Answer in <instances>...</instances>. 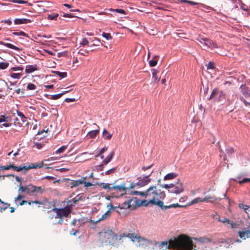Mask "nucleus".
<instances>
[{
	"mask_svg": "<svg viewBox=\"0 0 250 250\" xmlns=\"http://www.w3.org/2000/svg\"><path fill=\"white\" fill-rule=\"evenodd\" d=\"M134 194L139 195L144 197L141 204L144 206H147L149 204L157 205L159 207H163V202L161 200L166 197L164 191L156 186H151L144 191H134Z\"/></svg>",
	"mask_w": 250,
	"mask_h": 250,
	"instance_id": "obj_1",
	"label": "nucleus"
},
{
	"mask_svg": "<svg viewBox=\"0 0 250 250\" xmlns=\"http://www.w3.org/2000/svg\"><path fill=\"white\" fill-rule=\"evenodd\" d=\"M193 240V238L187 235L180 234L171 240L170 245L176 250H198L199 247Z\"/></svg>",
	"mask_w": 250,
	"mask_h": 250,
	"instance_id": "obj_2",
	"label": "nucleus"
},
{
	"mask_svg": "<svg viewBox=\"0 0 250 250\" xmlns=\"http://www.w3.org/2000/svg\"><path fill=\"white\" fill-rule=\"evenodd\" d=\"M124 238H128L132 242H134L135 240H138V246L142 248H146V247L153 245L157 246L159 244V242L157 241H152L150 239L145 238L139 235H136L135 233H124L119 236V240H121Z\"/></svg>",
	"mask_w": 250,
	"mask_h": 250,
	"instance_id": "obj_3",
	"label": "nucleus"
},
{
	"mask_svg": "<svg viewBox=\"0 0 250 250\" xmlns=\"http://www.w3.org/2000/svg\"><path fill=\"white\" fill-rule=\"evenodd\" d=\"M100 235L103 242L111 245L116 244L118 239V235L109 228L100 232Z\"/></svg>",
	"mask_w": 250,
	"mask_h": 250,
	"instance_id": "obj_4",
	"label": "nucleus"
},
{
	"mask_svg": "<svg viewBox=\"0 0 250 250\" xmlns=\"http://www.w3.org/2000/svg\"><path fill=\"white\" fill-rule=\"evenodd\" d=\"M162 187L167 189L169 193L175 194H180L184 190V185L179 179L171 184L163 185Z\"/></svg>",
	"mask_w": 250,
	"mask_h": 250,
	"instance_id": "obj_5",
	"label": "nucleus"
},
{
	"mask_svg": "<svg viewBox=\"0 0 250 250\" xmlns=\"http://www.w3.org/2000/svg\"><path fill=\"white\" fill-rule=\"evenodd\" d=\"M51 211L56 213L55 218H63V217H68L71 211V208L70 207H65L63 208H55L52 209Z\"/></svg>",
	"mask_w": 250,
	"mask_h": 250,
	"instance_id": "obj_6",
	"label": "nucleus"
},
{
	"mask_svg": "<svg viewBox=\"0 0 250 250\" xmlns=\"http://www.w3.org/2000/svg\"><path fill=\"white\" fill-rule=\"evenodd\" d=\"M17 114L19 118L16 117L14 120L15 125H18L20 127L25 126L28 125L27 118L19 110H16Z\"/></svg>",
	"mask_w": 250,
	"mask_h": 250,
	"instance_id": "obj_7",
	"label": "nucleus"
},
{
	"mask_svg": "<svg viewBox=\"0 0 250 250\" xmlns=\"http://www.w3.org/2000/svg\"><path fill=\"white\" fill-rule=\"evenodd\" d=\"M222 199L220 197H214L211 196H207L205 198H200L198 197L194 199L191 201V205L195 204L199 202H210V203H215L216 201H220Z\"/></svg>",
	"mask_w": 250,
	"mask_h": 250,
	"instance_id": "obj_8",
	"label": "nucleus"
},
{
	"mask_svg": "<svg viewBox=\"0 0 250 250\" xmlns=\"http://www.w3.org/2000/svg\"><path fill=\"white\" fill-rule=\"evenodd\" d=\"M215 98L217 101H220L225 98V94L222 90H220L218 88H215L212 91L209 100Z\"/></svg>",
	"mask_w": 250,
	"mask_h": 250,
	"instance_id": "obj_9",
	"label": "nucleus"
},
{
	"mask_svg": "<svg viewBox=\"0 0 250 250\" xmlns=\"http://www.w3.org/2000/svg\"><path fill=\"white\" fill-rule=\"evenodd\" d=\"M44 190L41 187H36L32 185L26 186L25 192L27 194H32L36 195L38 193H42Z\"/></svg>",
	"mask_w": 250,
	"mask_h": 250,
	"instance_id": "obj_10",
	"label": "nucleus"
},
{
	"mask_svg": "<svg viewBox=\"0 0 250 250\" xmlns=\"http://www.w3.org/2000/svg\"><path fill=\"white\" fill-rule=\"evenodd\" d=\"M153 172L152 171L148 175L143 177H140L137 178L138 181L136 183V186L140 187H143L148 184L151 182V179L149 178V175Z\"/></svg>",
	"mask_w": 250,
	"mask_h": 250,
	"instance_id": "obj_11",
	"label": "nucleus"
},
{
	"mask_svg": "<svg viewBox=\"0 0 250 250\" xmlns=\"http://www.w3.org/2000/svg\"><path fill=\"white\" fill-rule=\"evenodd\" d=\"M137 200V198L133 197L131 199H129L125 201L122 204L120 208H133L135 206V203H136Z\"/></svg>",
	"mask_w": 250,
	"mask_h": 250,
	"instance_id": "obj_12",
	"label": "nucleus"
},
{
	"mask_svg": "<svg viewBox=\"0 0 250 250\" xmlns=\"http://www.w3.org/2000/svg\"><path fill=\"white\" fill-rule=\"evenodd\" d=\"M111 188H112V190H116L121 192L122 195L126 193V190L128 188L125 187V183L121 184L119 186L114 185L112 186Z\"/></svg>",
	"mask_w": 250,
	"mask_h": 250,
	"instance_id": "obj_13",
	"label": "nucleus"
},
{
	"mask_svg": "<svg viewBox=\"0 0 250 250\" xmlns=\"http://www.w3.org/2000/svg\"><path fill=\"white\" fill-rule=\"evenodd\" d=\"M43 164H41L39 165H35L34 164H31L27 166H19L18 167L17 171H20L23 170H24L25 171H27L30 169L31 168H41L42 167Z\"/></svg>",
	"mask_w": 250,
	"mask_h": 250,
	"instance_id": "obj_14",
	"label": "nucleus"
},
{
	"mask_svg": "<svg viewBox=\"0 0 250 250\" xmlns=\"http://www.w3.org/2000/svg\"><path fill=\"white\" fill-rule=\"evenodd\" d=\"M171 240V239L169 240L168 242L163 241V242H161L160 243H159V244L157 246H158L160 250H162L170 249H174V247L172 246V245H170Z\"/></svg>",
	"mask_w": 250,
	"mask_h": 250,
	"instance_id": "obj_15",
	"label": "nucleus"
},
{
	"mask_svg": "<svg viewBox=\"0 0 250 250\" xmlns=\"http://www.w3.org/2000/svg\"><path fill=\"white\" fill-rule=\"evenodd\" d=\"M193 239L195 241L194 243H196V245L198 243L200 244H206L210 243L212 241V239L205 236L201 237L199 238L193 237Z\"/></svg>",
	"mask_w": 250,
	"mask_h": 250,
	"instance_id": "obj_16",
	"label": "nucleus"
},
{
	"mask_svg": "<svg viewBox=\"0 0 250 250\" xmlns=\"http://www.w3.org/2000/svg\"><path fill=\"white\" fill-rule=\"evenodd\" d=\"M202 41H204V44L202 45V47L204 49L214 46L213 42L208 38H206V40H202Z\"/></svg>",
	"mask_w": 250,
	"mask_h": 250,
	"instance_id": "obj_17",
	"label": "nucleus"
},
{
	"mask_svg": "<svg viewBox=\"0 0 250 250\" xmlns=\"http://www.w3.org/2000/svg\"><path fill=\"white\" fill-rule=\"evenodd\" d=\"M94 42L93 43L90 44L89 46V49L86 51L87 53H88L90 51H94L96 50L95 47L97 46H100V44L101 43L100 41L98 39H95L93 40Z\"/></svg>",
	"mask_w": 250,
	"mask_h": 250,
	"instance_id": "obj_18",
	"label": "nucleus"
},
{
	"mask_svg": "<svg viewBox=\"0 0 250 250\" xmlns=\"http://www.w3.org/2000/svg\"><path fill=\"white\" fill-rule=\"evenodd\" d=\"M239 236L242 239L245 240L246 238H250V229L249 230H244L238 232Z\"/></svg>",
	"mask_w": 250,
	"mask_h": 250,
	"instance_id": "obj_19",
	"label": "nucleus"
},
{
	"mask_svg": "<svg viewBox=\"0 0 250 250\" xmlns=\"http://www.w3.org/2000/svg\"><path fill=\"white\" fill-rule=\"evenodd\" d=\"M111 212L110 209L108 210L106 212L103 214L101 217L95 221L96 223L100 222L104 220L107 219L111 216Z\"/></svg>",
	"mask_w": 250,
	"mask_h": 250,
	"instance_id": "obj_20",
	"label": "nucleus"
},
{
	"mask_svg": "<svg viewBox=\"0 0 250 250\" xmlns=\"http://www.w3.org/2000/svg\"><path fill=\"white\" fill-rule=\"evenodd\" d=\"M38 70V67L36 64L27 65L26 66L25 71L26 73L29 74Z\"/></svg>",
	"mask_w": 250,
	"mask_h": 250,
	"instance_id": "obj_21",
	"label": "nucleus"
},
{
	"mask_svg": "<svg viewBox=\"0 0 250 250\" xmlns=\"http://www.w3.org/2000/svg\"><path fill=\"white\" fill-rule=\"evenodd\" d=\"M31 22V20L27 19H15L14 23L15 24H26Z\"/></svg>",
	"mask_w": 250,
	"mask_h": 250,
	"instance_id": "obj_22",
	"label": "nucleus"
},
{
	"mask_svg": "<svg viewBox=\"0 0 250 250\" xmlns=\"http://www.w3.org/2000/svg\"><path fill=\"white\" fill-rule=\"evenodd\" d=\"M94 125H95L97 127V129L91 130L88 132V135L91 138H93L95 137L99 133L100 131V127L98 125H97L96 124H94Z\"/></svg>",
	"mask_w": 250,
	"mask_h": 250,
	"instance_id": "obj_23",
	"label": "nucleus"
},
{
	"mask_svg": "<svg viewBox=\"0 0 250 250\" xmlns=\"http://www.w3.org/2000/svg\"><path fill=\"white\" fill-rule=\"evenodd\" d=\"M184 207V206L180 205L178 203L172 204L169 206H165V205H164V203H163V207H161L160 208L162 209L167 210V209L171 208H182V207Z\"/></svg>",
	"mask_w": 250,
	"mask_h": 250,
	"instance_id": "obj_24",
	"label": "nucleus"
},
{
	"mask_svg": "<svg viewBox=\"0 0 250 250\" xmlns=\"http://www.w3.org/2000/svg\"><path fill=\"white\" fill-rule=\"evenodd\" d=\"M0 44L3 45L9 48L15 50L16 51L21 50L20 48L15 46L14 45H13L12 44L9 43H6V42H3L2 41H0Z\"/></svg>",
	"mask_w": 250,
	"mask_h": 250,
	"instance_id": "obj_25",
	"label": "nucleus"
},
{
	"mask_svg": "<svg viewBox=\"0 0 250 250\" xmlns=\"http://www.w3.org/2000/svg\"><path fill=\"white\" fill-rule=\"evenodd\" d=\"M178 174L174 172H171L166 175L164 178V180H169L175 178Z\"/></svg>",
	"mask_w": 250,
	"mask_h": 250,
	"instance_id": "obj_26",
	"label": "nucleus"
},
{
	"mask_svg": "<svg viewBox=\"0 0 250 250\" xmlns=\"http://www.w3.org/2000/svg\"><path fill=\"white\" fill-rule=\"evenodd\" d=\"M84 181H81L80 179L77 180H72L70 182V186L71 188L77 187L80 185L83 184Z\"/></svg>",
	"mask_w": 250,
	"mask_h": 250,
	"instance_id": "obj_27",
	"label": "nucleus"
},
{
	"mask_svg": "<svg viewBox=\"0 0 250 250\" xmlns=\"http://www.w3.org/2000/svg\"><path fill=\"white\" fill-rule=\"evenodd\" d=\"M114 155V152H111L110 154L106 157V158L103 161V164L104 165H107L112 159Z\"/></svg>",
	"mask_w": 250,
	"mask_h": 250,
	"instance_id": "obj_28",
	"label": "nucleus"
},
{
	"mask_svg": "<svg viewBox=\"0 0 250 250\" xmlns=\"http://www.w3.org/2000/svg\"><path fill=\"white\" fill-rule=\"evenodd\" d=\"M7 87V83L3 80H0V92L4 91Z\"/></svg>",
	"mask_w": 250,
	"mask_h": 250,
	"instance_id": "obj_29",
	"label": "nucleus"
},
{
	"mask_svg": "<svg viewBox=\"0 0 250 250\" xmlns=\"http://www.w3.org/2000/svg\"><path fill=\"white\" fill-rule=\"evenodd\" d=\"M112 134H110L106 129H104L103 132V136L105 140H110L112 137Z\"/></svg>",
	"mask_w": 250,
	"mask_h": 250,
	"instance_id": "obj_30",
	"label": "nucleus"
},
{
	"mask_svg": "<svg viewBox=\"0 0 250 250\" xmlns=\"http://www.w3.org/2000/svg\"><path fill=\"white\" fill-rule=\"evenodd\" d=\"M23 75L22 72L20 73H11L10 76L13 79H19Z\"/></svg>",
	"mask_w": 250,
	"mask_h": 250,
	"instance_id": "obj_31",
	"label": "nucleus"
},
{
	"mask_svg": "<svg viewBox=\"0 0 250 250\" xmlns=\"http://www.w3.org/2000/svg\"><path fill=\"white\" fill-rule=\"evenodd\" d=\"M158 73V71L154 69H152V78L154 79V82L156 83H158L160 80V78H158L157 76Z\"/></svg>",
	"mask_w": 250,
	"mask_h": 250,
	"instance_id": "obj_32",
	"label": "nucleus"
},
{
	"mask_svg": "<svg viewBox=\"0 0 250 250\" xmlns=\"http://www.w3.org/2000/svg\"><path fill=\"white\" fill-rule=\"evenodd\" d=\"M59 14L58 13H51L47 15V19L49 20H56Z\"/></svg>",
	"mask_w": 250,
	"mask_h": 250,
	"instance_id": "obj_33",
	"label": "nucleus"
},
{
	"mask_svg": "<svg viewBox=\"0 0 250 250\" xmlns=\"http://www.w3.org/2000/svg\"><path fill=\"white\" fill-rule=\"evenodd\" d=\"M100 186L104 189H107L109 191L112 190V187L108 183H101Z\"/></svg>",
	"mask_w": 250,
	"mask_h": 250,
	"instance_id": "obj_34",
	"label": "nucleus"
},
{
	"mask_svg": "<svg viewBox=\"0 0 250 250\" xmlns=\"http://www.w3.org/2000/svg\"><path fill=\"white\" fill-rule=\"evenodd\" d=\"M70 90H67L64 91L62 93H59L57 94L52 95L51 99L52 100H57L59 98H60L64 94L69 92Z\"/></svg>",
	"mask_w": 250,
	"mask_h": 250,
	"instance_id": "obj_35",
	"label": "nucleus"
},
{
	"mask_svg": "<svg viewBox=\"0 0 250 250\" xmlns=\"http://www.w3.org/2000/svg\"><path fill=\"white\" fill-rule=\"evenodd\" d=\"M9 63L8 62H0V69L4 70L8 67Z\"/></svg>",
	"mask_w": 250,
	"mask_h": 250,
	"instance_id": "obj_36",
	"label": "nucleus"
},
{
	"mask_svg": "<svg viewBox=\"0 0 250 250\" xmlns=\"http://www.w3.org/2000/svg\"><path fill=\"white\" fill-rule=\"evenodd\" d=\"M239 208L243 209L246 213L248 212V210L249 211V206L247 205H245L242 203H240L239 204Z\"/></svg>",
	"mask_w": 250,
	"mask_h": 250,
	"instance_id": "obj_37",
	"label": "nucleus"
},
{
	"mask_svg": "<svg viewBox=\"0 0 250 250\" xmlns=\"http://www.w3.org/2000/svg\"><path fill=\"white\" fill-rule=\"evenodd\" d=\"M77 227L78 228H79L81 226L83 225L85 222V219L83 218H81L80 219H77Z\"/></svg>",
	"mask_w": 250,
	"mask_h": 250,
	"instance_id": "obj_38",
	"label": "nucleus"
},
{
	"mask_svg": "<svg viewBox=\"0 0 250 250\" xmlns=\"http://www.w3.org/2000/svg\"><path fill=\"white\" fill-rule=\"evenodd\" d=\"M54 73L60 77L61 78H64L66 77L67 73L66 72H61L60 71H55Z\"/></svg>",
	"mask_w": 250,
	"mask_h": 250,
	"instance_id": "obj_39",
	"label": "nucleus"
},
{
	"mask_svg": "<svg viewBox=\"0 0 250 250\" xmlns=\"http://www.w3.org/2000/svg\"><path fill=\"white\" fill-rule=\"evenodd\" d=\"M102 36L105 38L107 40H109L112 39V36L110 33L103 32Z\"/></svg>",
	"mask_w": 250,
	"mask_h": 250,
	"instance_id": "obj_40",
	"label": "nucleus"
},
{
	"mask_svg": "<svg viewBox=\"0 0 250 250\" xmlns=\"http://www.w3.org/2000/svg\"><path fill=\"white\" fill-rule=\"evenodd\" d=\"M12 34L16 36H22L28 37V34H27L26 33H25V32H24L23 31H20V32H13Z\"/></svg>",
	"mask_w": 250,
	"mask_h": 250,
	"instance_id": "obj_41",
	"label": "nucleus"
},
{
	"mask_svg": "<svg viewBox=\"0 0 250 250\" xmlns=\"http://www.w3.org/2000/svg\"><path fill=\"white\" fill-rule=\"evenodd\" d=\"M110 10L111 11H115V12H117L120 14H126V12L125 11V10H124V9H110Z\"/></svg>",
	"mask_w": 250,
	"mask_h": 250,
	"instance_id": "obj_42",
	"label": "nucleus"
},
{
	"mask_svg": "<svg viewBox=\"0 0 250 250\" xmlns=\"http://www.w3.org/2000/svg\"><path fill=\"white\" fill-rule=\"evenodd\" d=\"M66 148H67L66 146H63L56 150V153L58 154V153H62L66 149Z\"/></svg>",
	"mask_w": 250,
	"mask_h": 250,
	"instance_id": "obj_43",
	"label": "nucleus"
},
{
	"mask_svg": "<svg viewBox=\"0 0 250 250\" xmlns=\"http://www.w3.org/2000/svg\"><path fill=\"white\" fill-rule=\"evenodd\" d=\"M250 182V178H244L242 180H240L238 181L239 184L242 185L246 183Z\"/></svg>",
	"mask_w": 250,
	"mask_h": 250,
	"instance_id": "obj_44",
	"label": "nucleus"
},
{
	"mask_svg": "<svg viewBox=\"0 0 250 250\" xmlns=\"http://www.w3.org/2000/svg\"><path fill=\"white\" fill-rule=\"evenodd\" d=\"M240 100L243 102L246 106H249L250 107V102L247 101L245 98L243 97H241L240 98Z\"/></svg>",
	"mask_w": 250,
	"mask_h": 250,
	"instance_id": "obj_45",
	"label": "nucleus"
},
{
	"mask_svg": "<svg viewBox=\"0 0 250 250\" xmlns=\"http://www.w3.org/2000/svg\"><path fill=\"white\" fill-rule=\"evenodd\" d=\"M36 88V86L32 83H29L27 86V89L28 90H35Z\"/></svg>",
	"mask_w": 250,
	"mask_h": 250,
	"instance_id": "obj_46",
	"label": "nucleus"
},
{
	"mask_svg": "<svg viewBox=\"0 0 250 250\" xmlns=\"http://www.w3.org/2000/svg\"><path fill=\"white\" fill-rule=\"evenodd\" d=\"M180 2H184V3H188L190 4L193 5H195L198 4V3H197V2H194L192 1L188 0H181Z\"/></svg>",
	"mask_w": 250,
	"mask_h": 250,
	"instance_id": "obj_47",
	"label": "nucleus"
},
{
	"mask_svg": "<svg viewBox=\"0 0 250 250\" xmlns=\"http://www.w3.org/2000/svg\"><path fill=\"white\" fill-rule=\"evenodd\" d=\"M107 150V147H104L103 148H102L99 153L96 155V157H99L100 155H102L105 151H106Z\"/></svg>",
	"mask_w": 250,
	"mask_h": 250,
	"instance_id": "obj_48",
	"label": "nucleus"
},
{
	"mask_svg": "<svg viewBox=\"0 0 250 250\" xmlns=\"http://www.w3.org/2000/svg\"><path fill=\"white\" fill-rule=\"evenodd\" d=\"M23 69V67L22 66H17V67H13L10 69V70L16 71H22Z\"/></svg>",
	"mask_w": 250,
	"mask_h": 250,
	"instance_id": "obj_49",
	"label": "nucleus"
},
{
	"mask_svg": "<svg viewBox=\"0 0 250 250\" xmlns=\"http://www.w3.org/2000/svg\"><path fill=\"white\" fill-rule=\"evenodd\" d=\"M116 170V168H111L107 171H106L105 172V175H109V174H112Z\"/></svg>",
	"mask_w": 250,
	"mask_h": 250,
	"instance_id": "obj_50",
	"label": "nucleus"
},
{
	"mask_svg": "<svg viewBox=\"0 0 250 250\" xmlns=\"http://www.w3.org/2000/svg\"><path fill=\"white\" fill-rule=\"evenodd\" d=\"M149 64L151 67L155 66L157 64V61L154 60H151L149 61Z\"/></svg>",
	"mask_w": 250,
	"mask_h": 250,
	"instance_id": "obj_51",
	"label": "nucleus"
},
{
	"mask_svg": "<svg viewBox=\"0 0 250 250\" xmlns=\"http://www.w3.org/2000/svg\"><path fill=\"white\" fill-rule=\"evenodd\" d=\"M8 117L5 116L4 115H2L0 117V123L2 122H6L8 121Z\"/></svg>",
	"mask_w": 250,
	"mask_h": 250,
	"instance_id": "obj_52",
	"label": "nucleus"
},
{
	"mask_svg": "<svg viewBox=\"0 0 250 250\" xmlns=\"http://www.w3.org/2000/svg\"><path fill=\"white\" fill-rule=\"evenodd\" d=\"M43 145L39 143H34L33 147H36L37 149H41Z\"/></svg>",
	"mask_w": 250,
	"mask_h": 250,
	"instance_id": "obj_53",
	"label": "nucleus"
},
{
	"mask_svg": "<svg viewBox=\"0 0 250 250\" xmlns=\"http://www.w3.org/2000/svg\"><path fill=\"white\" fill-rule=\"evenodd\" d=\"M14 3H19V4H25L27 3V1L23 0H13L12 1Z\"/></svg>",
	"mask_w": 250,
	"mask_h": 250,
	"instance_id": "obj_54",
	"label": "nucleus"
},
{
	"mask_svg": "<svg viewBox=\"0 0 250 250\" xmlns=\"http://www.w3.org/2000/svg\"><path fill=\"white\" fill-rule=\"evenodd\" d=\"M80 44L83 46L87 45L88 44V41L86 38H83Z\"/></svg>",
	"mask_w": 250,
	"mask_h": 250,
	"instance_id": "obj_55",
	"label": "nucleus"
},
{
	"mask_svg": "<svg viewBox=\"0 0 250 250\" xmlns=\"http://www.w3.org/2000/svg\"><path fill=\"white\" fill-rule=\"evenodd\" d=\"M227 153L229 155L234 153V149L232 147H228L227 149Z\"/></svg>",
	"mask_w": 250,
	"mask_h": 250,
	"instance_id": "obj_56",
	"label": "nucleus"
},
{
	"mask_svg": "<svg viewBox=\"0 0 250 250\" xmlns=\"http://www.w3.org/2000/svg\"><path fill=\"white\" fill-rule=\"evenodd\" d=\"M11 167H12V165H8L7 166H1L0 167V169H2V170H8V169H9L10 168H11Z\"/></svg>",
	"mask_w": 250,
	"mask_h": 250,
	"instance_id": "obj_57",
	"label": "nucleus"
},
{
	"mask_svg": "<svg viewBox=\"0 0 250 250\" xmlns=\"http://www.w3.org/2000/svg\"><path fill=\"white\" fill-rule=\"evenodd\" d=\"M26 186H20L19 190H18V192H25V190H26Z\"/></svg>",
	"mask_w": 250,
	"mask_h": 250,
	"instance_id": "obj_58",
	"label": "nucleus"
},
{
	"mask_svg": "<svg viewBox=\"0 0 250 250\" xmlns=\"http://www.w3.org/2000/svg\"><path fill=\"white\" fill-rule=\"evenodd\" d=\"M206 38H205V37H199L197 38V41H198L200 43H201V46H202V45L204 44V41H202V40H206Z\"/></svg>",
	"mask_w": 250,
	"mask_h": 250,
	"instance_id": "obj_59",
	"label": "nucleus"
},
{
	"mask_svg": "<svg viewBox=\"0 0 250 250\" xmlns=\"http://www.w3.org/2000/svg\"><path fill=\"white\" fill-rule=\"evenodd\" d=\"M214 68V63L210 62H209L208 64V66H207V69H213Z\"/></svg>",
	"mask_w": 250,
	"mask_h": 250,
	"instance_id": "obj_60",
	"label": "nucleus"
},
{
	"mask_svg": "<svg viewBox=\"0 0 250 250\" xmlns=\"http://www.w3.org/2000/svg\"><path fill=\"white\" fill-rule=\"evenodd\" d=\"M229 224H230V225L231 226V229H235V228H236L238 226V224H236V223H235L233 222H231V221H229Z\"/></svg>",
	"mask_w": 250,
	"mask_h": 250,
	"instance_id": "obj_61",
	"label": "nucleus"
},
{
	"mask_svg": "<svg viewBox=\"0 0 250 250\" xmlns=\"http://www.w3.org/2000/svg\"><path fill=\"white\" fill-rule=\"evenodd\" d=\"M79 230L78 229L74 230V229H72L70 231V234L71 235L76 236L77 233L79 232Z\"/></svg>",
	"mask_w": 250,
	"mask_h": 250,
	"instance_id": "obj_62",
	"label": "nucleus"
},
{
	"mask_svg": "<svg viewBox=\"0 0 250 250\" xmlns=\"http://www.w3.org/2000/svg\"><path fill=\"white\" fill-rule=\"evenodd\" d=\"M62 17H64V18H71L74 17L75 16H74L71 14L63 13Z\"/></svg>",
	"mask_w": 250,
	"mask_h": 250,
	"instance_id": "obj_63",
	"label": "nucleus"
},
{
	"mask_svg": "<svg viewBox=\"0 0 250 250\" xmlns=\"http://www.w3.org/2000/svg\"><path fill=\"white\" fill-rule=\"evenodd\" d=\"M1 23H6L8 25H10L12 23V21H11L9 19H8V20H2V21H1Z\"/></svg>",
	"mask_w": 250,
	"mask_h": 250,
	"instance_id": "obj_64",
	"label": "nucleus"
}]
</instances>
